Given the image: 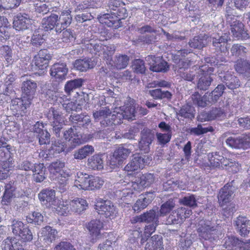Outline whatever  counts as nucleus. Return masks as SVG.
Masks as SVG:
<instances>
[{"label": "nucleus", "mask_w": 250, "mask_h": 250, "mask_svg": "<svg viewBox=\"0 0 250 250\" xmlns=\"http://www.w3.org/2000/svg\"><path fill=\"white\" fill-rule=\"evenodd\" d=\"M197 231L200 239L206 243L214 244L218 240L217 227L210 221H200L197 226Z\"/></svg>", "instance_id": "1"}, {"label": "nucleus", "mask_w": 250, "mask_h": 250, "mask_svg": "<svg viewBox=\"0 0 250 250\" xmlns=\"http://www.w3.org/2000/svg\"><path fill=\"white\" fill-rule=\"evenodd\" d=\"M44 116L47 119L49 124L51 126L53 134L56 137H61V131L64 124L60 112L55 107H52L44 112Z\"/></svg>", "instance_id": "2"}, {"label": "nucleus", "mask_w": 250, "mask_h": 250, "mask_svg": "<svg viewBox=\"0 0 250 250\" xmlns=\"http://www.w3.org/2000/svg\"><path fill=\"white\" fill-rule=\"evenodd\" d=\"M44 116L47 119L49 124L51 126L53 134L56 137H61V131L64 124L60 112L55 107H52L44 112Z\"/></svg>", "instance_id": "3"}, {"label": "nucleus", "mask_w": 250, "mask_h": 250, "mask_svg": "<svg viewBox=\"0 0 250 250\" xmlns=\"http://www.w3.org/2000/svg\"><path fill=\"white\" fill-rule=\"evenodd\" d=\"M227 23L230 26L232 36L237 40H247L250 38L244 24L236 17H229Z\"/></svg>", "instance_id": "4"}, {"label": "nucleus", "mask_w": 250, "mask_h": 250, "mask_svg": "<svg viewBox=\"0 0 250 250\" xmlns=\"http://www.w3.org/2000/svg\"><path fill=\"white\" fill-rule=\"evenodd\" d=\"M150 160V158L147 155L140 154H134L132 160L126 165L124 169L128 172H131L128 173V175H132V178H134L133 172H134L136 175L138 171L142 169L145 165L149 164Z\"/></svg>", "instance_id": "5"}, {"label": "nucleus", "mask_w": 250, "mask_h": 250, "mask_svg": "<svg viewBox=\"0 0 250 250\" xmlns=\"http://www.w3.org/2000/svg\"><path fill=\"white\" fill-rule=\"evenodd\" d=\"M145 61L153 72L165 73L169 69L168 63L162 57L149 55L145 57Z\"/></svg>", "instance_id": "6"}, {"label": "nucleus", "mask_w": 250, "mask_h": 250, "mask_svg": "<svg viewBox=\"0 0 250 250\" xmlns=\"http://www.w3.org/2000/svg\"><path fill=\"white\" fill-rule=\"evenodd\" d=\"M155 177L153 174H142L137 172L136 176L132 178L131 187L136 191L142 190L144 188L149 186L154 182Z\"/></svg>", "instance_id": "7"}, {"label": "nucleus", "mask_w": 250, "mask_h": 250, "mask_svg": "<svg viewBox=\"0 0 250 250\" xmlns=\"http://www.w3.org/2000/svg\"><path fill=\"white\" fill-rule=\"evenodd\" d=\"M155 139V132L148 128H143L140 133V139L138 146L140 150L144 153H148L150 150V145Z\"/></svg>", "instance_id": "8"}, {"label": "nucleus", "mask_w": 250, "mask_h": 250, "mask_svg": "<svg viewBox=\"0 0 250 250\" xmlns=\"http://www.w3.org/2000/svg\"><path fill=\"white\" fill-rule=\"evenodd\" d=\"M130 152L131 151L129 149L125 147L122 145H120L118 148L115 150L113 156L109 161V166L112 168L119 167L126 160Z\"/></svg>", "instance_id": "9"}, {"label": "nucleus", "mask_w": 250, "mask_h": 250, "mask_svg": "<svg viewBox=\"0 0 250 250\" xmlns=\"http://www.w3.org/2000/svg\"><path fill=\"white\" fill-rule=\"evenodd\" d=\"M70 114L68 119L72 125V127L76 130L77 128L87 129L91 124V120L89 115L86 113L80 114L72 113Z\"/></svg>", "instance_id": "10"}, {"label": "nucleus", "mask_w": 250, "mask_h": 250, "mask_svg": "<svg viewBox=\"0 0 250 250\" xmlns=\"http://www.w3.org/2000/svg\"><path fill=\"white\" fill-rule=\"evenodd\" d=\"M231 183H227L222 188L218 194V202L220 206L223 207L233 199L236 188Z\"/></svg>", "instance_id": "11"}, {"label": "nucleus", "mask_w": 250, "mask_h": 250, "mask_svg": "<svg viewBox=\"0 0 250 250\" xmlns=\"http://www.w3.org/2000/svg\"><path fill=\"white\" fill-rule=\"evenodd\" d=\"M41 28L45 32L54 30L57 34L61 33L59 15L51 13L49 16L43 18L41 22Z\"/></svg>", "instance_id": "12"}, {"label": "nucleus", "mask_w": 250, "mask_h": 250, "mask_svg": "<svg viewBox=\"0 0 250 250\" xmlns=\"http://www.w3.org/2000/svg\"><path fill=\"white\" fill-rule=\"evenodd\" d=\"M88 230V238L91 244L97 241L102 236L101 230L103 228V223L100 220L93 219L86 224Z\"/></svg>", "instance_id": "13"}, {"label": "nucleus", "mask_w": 250, "mask_h": 250, "mask_svg": "<svg viewBox=\"0 0 250 250\" xmlns=\"http://www.w3.org/2000/svg\"><path fill=\"white\" fill-rule=\"evenodd\" d=\"M125 6V3L121 0H109L107 3L108 10L110 13L121 19H125L128 16Z\"/></svg>", "instance_id": "14"}, {"label": "nucleus", "mask_w": 250, "mask_h": 250, "mask_svg": "<svg viewBox=\"0 0 250 250\" xmlns=\"http://www.w3.org/2000/svg\"><path fill=\"white\" fill-rule=\"evenodd\" d=\"M95 209L99 214H103L107 218H113L117 213L115 207L110 201L101 200L95 205Z\"/></svg>", "instance_id": "15"}, {"label": "nucleus", "mask_w": 250, "mask_h": 250, "mask_svg": "<svg viewBox=\"0 0 250 250\" xmlns=\"http://www.w3.org/2000/svg\"><path fill=\"white\" fill-rule=\"evenodd\" d=\"M212 46L217 52H226L228 50V42L230 40L229 34L224 33L221 36L219 34L214 35L210 37Z\"/></svg>", "instance_id": "16"}, {"label": "nucleus", "mask_w": 250, "mask_h": 250, "mask_svg": "<svg viewBox=\"0 0 250 250\" xmlns=\"http://www.w3.org/2000/svg\"><path fill=\"white\" fill-rule=\"evenodd\" d=\"M43 123L37 122L32 128V132L38 139L40 145L49 144L50 142L51 135L46 129H43Z\"/></svg>", "instance_id": "17"}, {"label": "nucleus", "mask_w": 250, "mask_h": 250, "mask_svg": "<svg viewBox=\"0 0 250 250\" xmlns=\"http://www.w3.org/2000/svg\"><path fill=\"white\" fill-rule=\"evenodd\" d=\"M31 25L30 16L26 13H20L13 18V27L18 31H24Z\"/></svg>", "instance_id": "18"}, {"label": "nucleus", "mask_w": 250, "mask_h": 250, "mask_svg": "<svg viewBox=\"0 0 250 250\" xmlns=\"http://www.w3.org/2000/svg\"><path fill=\"white\" fill-rule=\"evenodd\" d=\"M38 197L42 204L46 208H50L57 203L55 191L50 188L42 189L38 194Z\"/></svg>", "instance_id": "19"}, {"label": "nucleus", "mask_w": 250, "mask_h": 250, "mask_svg": "<svg viewBox=\"0 0 250 250\" xmlns=\"http://www.w3.org/2000/svg\"><path fill=\"white\" fill-rule=\"evenodd\" d=\"M68 68L65 63H54L50 69V74L56 81L62 82L65 79L68 73Z\"/></svg>", "instance_id": "20"}, {"label": "nucleus", "mask_w": 250, "mask_h": 250, "mask_svg": "<svg viewBox=\"0 0 250 250\" xmlns=\"http://www.w3.org/2000/svg\"><path fill=\"white\" fill-rule=\"evenodd\" d=\"M226 117V113L220 107L212 108L210 111L202 113L199 116L201 122L210 121L215 119L222 120Z\"/></svg>", "instance_id": "21"}, {"label": "nucleus", "mask_w": 250, "mask_h": 250, "mask_svg": "<svg viewBox=\"0 0 250 250\" xmlns=\"http://www.w3.org/2000/svg\"><path fill=\"white\" fill-rule=\"evenodd\" d=\"M158 209H152L144 213L137 216L133 219V222L150 223H159V217Z\"/></svg>", "instance_id": "22"}, {"label": "nucleus", "mask_w": 250, "mask_h": 250, "mask_svg": "<svg viewBox=\"0 0 250 250\" xmlns=\"http://www.w3.org/2000/svg\"><path fill=\"white\" fill-rule=\"evenodd\" d=\"M37 86V82L33 80H27L23 81L21 85L23 98L31 101L35 96Z\"/></svg>", "instance_id": "23"}, {"label": "nucleus", "mask_w": 250, "mask_h": 250, "mask_svg": "<svg viewBox=\"0 0 250 250\" xmlns=\"http://www.w3.org/2000/svg\"><path fill=\"white\" fill-rule=\"evenodd\" d=\"M31 104V101L25 100L22 97L21 99H17L11 101L10 108L15 115L23 116L26 112L27 107Z\"/></svg>", "instance_id": "24"}, {"label": "nucleus", "mask_w": 250, "mask_h": 250, "mask_svg": "<svg viewBox=\"0 0 250 250\" xmlns=\"http://www.w3.org/2000/svg\"><path fill=\"white\" fill-rule=\"evenodd\" d=\"M237 232L242 236H247L250 232V221L246 217L239 216L234 221Z\"/></svg>", "instance_id": "25"}, {"label": "nucleus", "mask_w": 250, "mask_h": 250, "mask_svg": "<svg viewBox=\"0 0 250 250\" xmlns=\"http://www.w3.org/2000/svg\"><path fill=\"white\" fill-rule=\"evenodd\" d=\"M42 29L39 28L34 31L30 40V44L32 49L38 50L44 43L47 38V34Z\"/></svg>", "instance_id": "26"}, {"label": "nucleus", "mask_w": 250, "mask_h": 250, "mask_svg": "<svg viewBox=\"0 0 250 250\" xmlns=\"http://www.w3.org/2000/svg\"><path fill=\"white\" fill-rule=\"evenodd\" d=\"M58 231L49 226L42 228L40 231L41 240L46 245L52 243L58 236Z\"/></svg>", "instance_id": "27"}, {"label": "nucleus", "mask_w": 250, "mask_h": 250, "mask_svg": "<svg viewBox=\"0 0 250 250\" xmlns=\"http://www.w3.org/2000/svg\"><path fill=\"white\" fill-rule=\"evenodd\" d=\"M16 189V183L10 181L5 184L4 191L2 196L1 204L4 205L10 204L13 198L15 197V191Z\"/></svg>", "instance_id": "28"}, {"label": "nucleus", "mask_w": 250, "mask_h": 250, "mask_svg": "<svg viewBox=\"0 0 250 250\" xmlns=\"http://www.w3.org/2000/svg\"><path fill=\"white\" fill-rule=\"evenodd\" d=\"M123 19L112 15L111 13L103 14L99 18L101 22L115 29H117L122 26L121 20Z\"/></svg>", "instance_id": "29"}, {"label": "nucleus", "mask_w": 250, "mask_h": 250, "mask_svg": "<svg viewBox=\"0 0 250 250\" xmlns=\"http://www.w3.org/2000/svg\"><path fill=\"white\" fill-rule=\"evenodd\" d=\"M234 68L237 72L244 77H250V61L244 58L239 59L235 62Z\"/></svg>", "instance_id": "30"}, {"label": "nucleus", "mask_w": 250, "mask_h": 250, "mask_svg": "<svg viewBox=\"0 0 250 250\" xmlns=\"http://www.w3.org/2000/svg\"><path fill=\"white\" fill-rule=\"evenodd\" d=\"M6 224L12 230V232L15 235L18 236L25 227L22 221L15 217L12 218L10 215L5 217Z\"/></svg>", "instance_id": "31"}, {"label": "nucleus", "mask_w": 250, "mask_h": 250, "mask_svg": "<svg viewBox=\"0 0 250 250\" xmlns=\"http://www.w3.org/2000/svg\"><path fill=\"white\" fill-rule=\"evenodd\" d=\"M145 250H164L162 235L155 234L151 237L145 245Z\"/></svg>", "instance_id": "32"}, {"label": "nucleus", "mask_w": 250, "mask_h": 250, "mask_svg": "<svg viewBox=\"0 0 250 250\" xmlns=\"http://www.w3.org/2000/svg\"><path fill=\"white\" fill-rule=\"evenodd\" d=\"M73 65L74 68L77 70L81 72H85L87 70L93 68L95 64L91 59L84 58L82 59L76 60Z\"/></svg>", "instance_id": "33"}, {"label": "nucleus", "mask_w": 250, "mask_h": 250, "mask_svg": "<svg viewBox=\"0 0 250 250\" xmlns=\"http://www.w3.org/2000/svg\"><path fill=\"white\" fill-rule=\"evenodd\" d=\"M103 154H95L89 157L87 160V166L89 168L93 170H101L104 168Z\"/></svg>", "instance_id": "34"}, {"label": "nucleus", "mask_w": 250, "mask_h": 250, "mask_svg": "<svg viewBox=\"0 0 250 250\" xmlns=\"http://www.w3.org/2000/svg\"><path fill=\"white\" fill-rule=\"evenodd\" d=\"M208 36L206 34H200L194 37L188 42L189 46L194 49H201L208 43Z\"/></svg>", "instance_id": "35"}, {"label": "nucleus", "mask_w": 250, "mask_h": 250, "mask_svg": "<svg viewBox=\"0 0 250 250\" xmlns=\"http://www.w3.org/2000/svg\"><path fill=\"white\" fill-rule=\"evenodd\" d=\"M91 176L92 175L83 173L78 174V177L75 181V186L79 189L89 190L90 188Z\"/></svg>", "instance_id": "36"}, {"label": "nucleus", "mask_w": 250, "mask_h": 250, "mask_svg": "<svg viewBox=\"0 0 250 250\" xmlns=\"http://www.w3.org/2000/svg\"><path fill=\"white\" fill-rule=\"evenodd\" d=\"M65 163L62 160H57L50 163L48 167V170L50 173L49 178L51 180H54L58 177L59 172L64 167Z\"/></svg>", "instance_id": "37"}, {"label": "nucleus", "mask_w": 250, "mask_h": 250, "mask_svg": "<svg viewBox=\"0 0 250 250\" xmlns=\"http://www.w3.org/2000/svg\"><path fill=\"white\" fill-rule=\"evenodd\" d=\"M70 208L73 212L80 214L86 210L88 203L83 198H76L71 200L69 203Z\"/></svg>", "instance_id": "38"}, {"label": "nucleus", "mask_w": 250, "mask_h": 250, "mask_svg": "<svg viewBox=\"0 0 250 250\" xmlns=\"http://www.w3.org/2000/svg\"><path fill=\"white\" fill-rule=\"evenodd\" d=\"M32 171L33 173L34 180L36 182L41 183L46 178V167L43 164L35 163Z\"/></svg>", "instance_id": "39"}, {"label": "nucleus", "mask_w": 250, "mask_h": 250, "mask_svg": "<svg viewBox=\"0 0 250 250\" xmlns=\"http://www.w3.org/2000/svg\"><path fill=\"white\" fill-rule=\"evenodd\" d=\"M146 93L150 95L155 100L166 99L171 100L172 94L167 90H163L161 88L147 90Z\"/></svg>", "instance_id": "40"}, {"label": "nucleus", "mask_w": 250, "mask_h": 250, "mask_svg": "<svg viewBox=\"0 0 250 250\" xmlns=\"http://www.w3.org/2000/svg\"><path fill=\"white\" fill-rule=\"evenodd\" d=\"M71 11L69 10H64L61 11L59 16V20L62 31L69 26L72 22V17Z\"/></svg>", "instance_id": "41"}, {"label": "nucleus", "mask_w": 250, "mask_h": 250, "mask_svg": "<svg viewBox=\"0 0 250 250\" xmlns=\"http://www.w3.org/2000/svg\"><path fill=\"white\" fill-rule=\"evenodd\" d=\"M94 151L93 146L87 145L74 151L73 157L77 160H83L92 154Z\"/></svg>", "instance_id": "42"}, {"label": "nucleus", "mask_w": 250, "mask_h": 250, "mask_svg": "<svg viewBox=\"0 0 250 250\" xmlns=\"http://www.w3.org/2000/svg\"><path fill=\"white\" fill-rule=\"evenodd\" d=\"M85 80L82 78L74 79L67 81L64 85V91L67 95H70L74 90L82 86Z\"/></svg>", "instance_id": "43"}, {"label": "nucleus", "mask_w": 250, "mask_h": 250, "mask_svg": "<svg viewBox=\"0 0 250 250\" xmlns=\"http://www.w3.org/2000/svg\"><path fill=\"white\" fill-rule=\"evenodd\" d=\"M223 82L228 88L231 90L236 89L240 86V82L239 79L229 73L225 74L224 76Z\"/></svg>", "instance_id": "44"}, {"label": "nucleus", "mask_w": 250, "mask_h": 250, "mask_svg": "<svg viewBox=\"0 0 250 250\" xmlns=\"http://www.w3.org/2000/svg\"><path fill=\"white\" fill-rule=\"evenodd\" d=\"M26 221L28 224L41 226L43 224L44 216L39 211H34L26 216Z\"/></svg>", "instance_id": "45"}, {"label": "nucleus", "mask_w": 250, "mask_h": 250, "mask_svg": "<svg viewBox=\"0 0 250 250\" xmlns=\"http://www.w3.org/2000/svg\"><path fill=\"white\" fill-rule=\"evenodd\" d=\"M130 57L125 54H117L113 61L114 66L117 69L125 68L128 64Z\"/></svg>", "instance_id": "46"}, {"label": "nucleus", "mask_w": 250, "mask_h": 250, "mask_svg": "<svg viewBox=\"0 0 250 250\" xmlns=\"http://www.w3.org/2000/svg\"><path fill=\"white\" fill-rule=\"evenodd\" d=\"M213 79L211 75L205 74L201 76L198 80L197 86L200 91L208 90L212 83Z\"/></svg>", "instance_id": "47"}, {"label": "nucleus", "mask_w": 250, "mask_h": 250, "mask_svg": "<svg viewBox=\"0 0 250 250\" xmlns=\"http://www.w3.org/2000/svg\"><path fill=\"white\" fill-rule=\"evenodd\" d=\"M135 103V101L133 99L128 97L122 107L125 115L128 118H131V116H134L136 108Z\"/></svg>", "instance_id": "48"}, {"label": "nucleus", "mask_w": 250, "mask_h": 250, "mask_svg": "<svg viewBox=\"0 0 250 250\" xmlns=\"http://www.w3.org/2000/svg\"><path fill=\"white\" fill-rule=\"evenodd\" d=\"M249 52V49L244 45L236 43L232 45L230 48V53L232 56L235 57H247V55Z\"/></svg>", "instance_id": "49"}, {"label": "nucleus", "mask_w": 250, "mask_h": 250, "mask_svg": "<svg viewBox=\"0 0 250 250\" xmlns=\"http://www.w3.org/2000/svg\"><path fill=\"white\" fill-rule=\"evenodd\" d=\"M198 198L194 194H188L180 199V204L189 207L190 208H195L198 206Z\"/></svg>", "instance_id": "50"}, {"label": "nucleus", "mask_w": 250, "mask_h": 250, "mask_svg": "<svg viewBox=\"0 0 250 250\" xmlns=\"http://www.w3.org/2000/svg\"><path fill=\"white\" fill-rule=\"evenodd\" d=\"M3 244L2 250H24L21 242L17 241L15 238L6 239Z\"/></svg>", "instance_id": "51"}, {"label": "nucleus", "mask_w": 250, "mask_h": 250, "mask_svg": "<svg viewBox=\"0 0 250 250\" xmlns=\"http://www.w3.org/2000/svg\"><path fill=\"white\" fill-rule=\"evenodd\" d=\"M175 206V201L173 199H169L162 204L158 211L160 217L164 216L171 212Z\"/></svg>", "instance_id": "52"}, {"label": "nucleus", "mask_w": 250, "mask_h": 250, "mask_svg": "<svg viewBox=\"0 0 250 250\" xmlns=\"http://www.w3.org/2000/svg\"><path fill=\"white\" fill-rule=\"evenodd\" d=\"M194 108L188 104H185L179 111L178 115L182 117L192 120L195 116Z\"/></svg>", "instance_id": "53"}, {"label": "nucleus", "mask_w": 250, "mask_h": 250, "mask_svg": "<svg viewBox=\"0 0 250 250\" xmlns=\"http://www.w3.org/2000/svg\"><path fill=\"white\" fill-rule=\"evenodd\" d=\"M214 130V129L212 126L208 125L207 127H203L202 125L199 124L196 127L189 128V133L191 135L199 136L208 132H212Z\"/></svg>", "instance_id": "54"}, {"label": "nucleus", "mask_w": 250, "mask_h": 250, "mask_svg": "<svg viewBox=\"0 0 250 250\" xmlns=\"http://www.w3.org/2000/svg\"><path fill=\"white\" fill-rule=\"evenodd\" d=\"M132 70L133 72L137 74H145L146 70L144 60L137 59H135L132 64Z\"/></svg>", "instance_id": "55"}, {"label": "nucleus", "mask_w": 250, "mask_h": 250, "mask_svg": "<svg viewBox=\"0 0 250 250\" xmlns=\"http://www.w3.org/2000/svg\"><path fill=\"white\" fill-rule=\"evenodd\" d=\"M208 157L210 165L214 167H220L223 156L219 152H212L208 154Z\"/></svg>", "instance_id": "56"}, {"label": "nucleus", "mask_w": 250, "mask_h": 250, "mask_svg": "<svg viewBox=\"0 0 250 250\" xmlns=\"http://www.w3.org/2000/svg\"><path fill=\"white\" fill-rule=\"evenodd\" d=\"M33 62L34 63L36 70H41V72L39 73V75L43 74L46 71V69L49 65V62H46L45 59H41L39 58L34 56Z\"/></svg>", "instance_id": "57"}, {"label": "nucleus", "mask_w": 250, "mask_h": 250, "mask_svg": "<svg viewBox=\"0 0 250 250\" xmlns=\"http://www.w3.org/2000/svg\"><path fill=\"white\" fill-rule=\"evenodd\" d=\"M180 77L185 81L195 83V81L198 78L199 75V71L196 70H189L187 72L179 71Z\"/></svg>", "instance_id": "58"}, {"label": "nucleus", "mask_w": 250, "mask_h": 250, "mask_svg": "<svg viewBox=\"0 0 250 250\" xmlns=\"http://www.w3.org/2000/svg\"><path fill=\"white\" fill-rule=\"evenodd\" d=\"M0 53L3 56L7 63L12 64L13 62L12 50L10 46L6 45L0 46Z\"/></svg>", "instance_id": "59"}, {"label": "nucleus", "mask_w": 250, "mask_h": 250, "mask_svg": "<svg viewBox=\"0 0 250 250\" xmlns=\"http://www.w3.org/2000/svg\"><path fill=\"white\" fill-rule=\"evenodd\" d=\"M111 113V110L108 107H104L101 108L99 110L96 111L93 113V116L97 122H100L104 118L107 116H110Z\"/></svg>", "instance_id": "60"}, {"label": "nucleus", "mask_w": 250, "mask_h": 250, "mask_svg": "<svg viewBox=\"0 0 250 250\" xmlns=\"http://www.w3.org/2000/svg\"><path fill=\"white\" fill-rule=\"evenodd\" d=\"M226 87L223 84H220L211 92L209 93V96L212 98V100L215 103L219 100V98L222 96Z\"/></svg>", "instance_id": "61"}, {"label": "nucleus", "mask_w": 250, "mask_h": 250, "mask_svg": "<svg viewBox=\"0 0 250 250\" xmlns=\"http://www.w3.org/2000/svg\"><path fill=\"white\" fill-rule=\"evenodd\" d=\"M243 241L239 240L234 236H229L226 240L225 244L229 247H232L231 248H236V250H240Z\"/></svg>", "instance_id": "62"}, {"label": "nucleus", "mask_w": 250, "mask_h": 250, "mask_svg": "<svg viewBox=\"0 0 250 250\" xmlns=\"http://www.w3.org/2000/svg\"><path fill=\"white\" fill-rule=\"evenodd\" d=\"M82 144V140L78 135L66 142V151H71Z\"/></svg>", "instance_id": "63"}, {"label": "nucleus", "mask_w": 250, "mask_h": 250, "mask_svg": "<svg viewBox=\"0 0 250 250\" xmlns=\"http://www.w3.org/2000/svg\"><path fill=\"white\" fill-rule=\"evenodd\" d=\"M239 149H247L250 148V135L243 134L239 136Z\"/></svg>", "instance_id": "64"}]
</instances>
